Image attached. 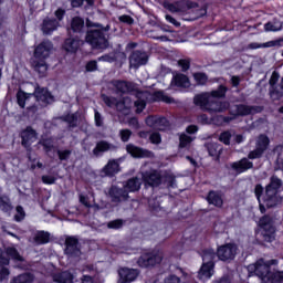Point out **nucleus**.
Masks as SVG:
<instances>
[{
    "label": "nucleus",
    "mask_w": 283,
    "mask_h": 283,
    "mask_svg": "<svg viewBox=\"0 0 283 283\" xmlns=\"http://www.w3.org/2000/svg\"><path fill=\"white\" fill-rule=\"evenodd\" d=\"M171 87H179L181 90H187V87H191V82L189 77L182 73H177L172 76Z\"/></svg>",
    "instance_id": "obj_25"
},
{
    "label": "nucleus",
    "mask_w": 283,
    "mask_h": 283,
    "mask_svg": "<svg viewBox=\"0 0 283 283\" xmlns=\"http://www.w3.org/2000/svg\"><path fill=\"white\" fill-rule=\"evenodd\" d=\"M10 260H13V262H23V256H21L17 248L13 245L4 248V251L0 249V264L8 266V264H10ZM6 266L0 265V282L10 277V270Z\"/></svg>",
    "instance_id": "obj_9"
},
{
    "label": "nucleus",
    "mask_w": 283,
    "mask_h": 283,
    "mask_svg": "<svg viewBox=\"0 0 283 283\" xmlns=\"http://www.w3.org/2000/svg\"><path fill=\"white\" fill-rule=\"evenodd\" d=\"M277 81H280V73L273 72L270 77V96L272 101H280L282 98L283 93L281 90L277 88Z\"/></svg>",
    "instance_id": "obj_22"
},
{
    "label": "nucleus",
    "mask_w": 283,
    "mask_h": 283,
    "mask_svg": "<svg viewBox=\"0 0 283 283\" xmlns=\"http://www.w3.org/2000/svg\"><path fill=\"white\" fill-rule=\"evenodd\" d=\"M104 103L108 107H115L117 112H123L127 114V111L132 108V98L129 96L123 97L122 101L116 99V97L104 96Z\"/></svg>",
    "instance_id": "obj_13"
},
{
    "label": "nucleus",
    "mask_w": 283,
    "mask_h": 283,
    "mask_svg": "<svg viewBox=\"0 0 283 283\" xmlns=\"http://www.w3.org/2000/svg\"><path fill=\"white\" fill-rule=\"evenodd\" d=\"M165 283H180V277L170 275L165 280Z\"/></svg>",
    "instance_id": "obj_64"
},
{
    "label": "nucleus",
    "mask_w": 283,
    "mask_h": 283,
    "mask_svg": "<svg viewBox=\"0 0 283 283\" xmlns=\"http://www.w3.org/2000/svg\"><path fill=\"white\" fill-rule=\"evenodd\" d=\"M53 282L56 283H72L74 281V274L70 271H64L52 275Z\"/></svg>",
    "instance_id": "obj_32"
},
{
    "label": "nucleus",
    "mask_w": 283,
    "mask_h": 283,
    "mask_svg": "<svg viewBox=\"0 0 283 283\" xmlns=\"http://www.w3.org/2000/svg\"><path fill=\"white\" fill-rule=\"evenodd\" d=\"M148 205L155 216H165V209L160 208V203H156L155 199H149Z\"/></svg>",
    "instance_id": "obj_39"
},
{
    "label": "nucleus",
    "mask_w": 283,
    "mask_h": 283,
    "mask_svg": "<svg viewBox=\"0 0 283 283\" xmlns=\"http://www.w3.org/2000/svg\"><path fill=\"white\" fill-rule=\"evenodd\" d=\"M41 144L43 145L45 151H50L54 147V139H42Z\"/></svg>",
    "instance_id": "obj_52"
},
{
    "label": "nucleus",
    "mask_w": 283,
    "mask_h": 283,
    "mask_svg": "<svg viewBox=\"0 0 283 283\" xmlns=\"http://www.w3.org/2000/svg\"><path fill=\"white\" fill-rule=\"evenodd\" d=\"M164 8L168 10V12H172L174 14H185L187 10H191V8H196V3L189 1H177V2H164Z\"/></svg>",
    "instance_id": "obj_14"
},
{
    "label": "nucleus",
    "mask_w": 283,
    "mask_h": 283,
    "mask_svg": "<svg viewBox=\"0 0 283 283\" xmlns=\"http://www.w3.org/2000/svg\"><path fill=\"white\" fill-rule=\"evenodd\" d=\"M142 179L149 187H158V185H166V187H176V177L171 172H158L150 170L142 172Z\"/></svg>",
    "instance_id": "obj_8"
},
{
    "label": "nucleus",
    "mask_w": 283,
    "mask_h": 283,
    "mask_svg": "<svg viewBox=\"0 0 283 283\" xmlns=\"http://www.w3.org/2000/svg\"><path fill=\"white\" fill-rule=\"evenodd\" d=\"M42 182L44 185H54V182H56V177L52 175H44L42 176Z\"/></svg>",
    "instance_id": "obj_53"
},
{
    "label": "nucleus",
    "mask_w": 283,
    "mask_h": 283,
    "mask_svg": "<svg viewBox=\"0 0 283 283\" xmlns=\"http://www.w3.org/2000/svg\"><path fill=\"white\" fill-rule=\"evenodd\" d=\"M182 276H181V280H185V283H191L193 282V276L182 270H180Z\"/></svg>",
    "instance_id": "obj_62"
},
{
    "label": "nucleus",
    "mask_w": 283,
    "mask_h": 283,
    "mask_svg": "<svg viewBox=\"0 0 283 283\" xmlns=\"http://www.w3.org/2000/svg\"><path fill=\"white\" fill-rule=\"evenodd\" d=\"M0 211L4 213H10L12 211V203H10V198L7 196L0 197Z\"/></svg>",
    "instance_id": "obj_38"
},
{
    "label": "nucleus",
    "mask_w": 283,
    "mask_h": 283,
    "mask_svg": "<svg viewBox=\"0 0 283 283\" xmlns=\"http://www.w3.org/2000/svg\"><path fill=\"white\" fill-rule=\"evenodd\" d=\"M52 43L48 40L35 46L32 65L40 76H45V72H48V63L45 62V59L52 54Z\"/></svg>",
    "instance_id": "obj_6"
},
{
    "label": "nucleus",
    "mask_w": 283,
    "mask_h": 283,
    "mask_svg": "<svg viewBox=\"0 0 283 283\" xmlns=\"http://www.w3.org/2000/svg\"><path fill=\"white\" fill-rule=\"evenodd\" d=\"M231 168L233 169V171H235L237 174H244V171H248V169H252L253 168V163H251L249 159L243 158L239 161H235L231 165Z\"/></svg>",
    "instance_id": "obj_29"
},
{
    "label": "nucleus",
    "mask_w": 283,
    "mask_h": 283,
    "mask_svg": "<svg viewBox=\"0 0 283 283\" xmlns=\"http://www.w3.org/2000/svg\"><path fill=\"white\" fill-rule=\"evenodd\" d=\"M108 87L116 94H132V92H136V84L120 80L112 81Z\"/></svg>",
    "instance_id": "obj_15"
},
{
    "label": "nucleus",
    "mask_w": 283,
    "mask_h": 283,
    "mask_svg": "<svg viewBox=\"0 0 283 283\" xmlns=\"http://www.w3.org/2000/svg\"><path fill=\"white\" fill-rule=\"evenodd\" d=\"M158 123H165V117L148 116L146 118V125L153 129H156Z\"/></svg>",
    "instance_id": "obj_42"
},
{
    "label": "nucleus",
    "mask_w": 283,
    "mask_h": 283,
    "mask_svg": "<svg viewBox=\"0 0 283 283\" xmlns=\"http://www.w3.org/2000/svg\"><path fill=\"white\" fill-rule=\"evenodd\" d=\"M98 70V65L96 61H90L86 64V72H96Z\"/></svg>",
    "instance_id": "obj_57"
},
{
    "label": "nucleus",
    "mask_w": 283,
    "mask_h": 283,
    "mask_svg": "<svg viewBox=\"0 0 283 283\" xmlns=\"http://www.w3.org/2000/svg\"><path fill=\"white\" fill-rule=\"evenodd\" d=\"M280 187H282V179L277 178L276 176L271 177V181L265 188V193L262 185L255 186L254 193L256 196L261 213L266 211L265 207L271 209V207H276V205L282 202V198L277 196V189H280Z\"/></svg>",
    "instance_id": "obj_2"
},
{
    "label": "nucleus",
    "mask_w": 283,
    "mask_h": 283,
    "mask_svg": "<svg viewBox=\"0 0 283 283\" xmlns=\"http://www.w3.org/2000/svg\"><path fill=\"white\" fill-rule=\"evenodd\" d=\"M169 127V122L167 118H165V122H158L157 125L155 126V129H158L159 132H165Z\"/></svg>",
    "instance_id": "obj_56"
},
{
    "label": "nucleus",
    "mask_w": 283,
    "mask_h": 283,
    "mask_svg": "<svg viewBox=\"0 0 283 283\" xmlns=\"http://www.w3.org/2000/svg\"><path fill=\"white\" fill-rule=\"evenodd\" d=\"M81 45H83V41H81L78 38H69L64 42V50L66 52H71V54H74L78 48H81Z\"/></svg>",
    "instance_id": "obj_30"
},
{
    "label": "nucleus",
    "mask_w": 283,
    "mask_h": 283,
    "mask_svg": "<svg viewBox=\"0 0 283 283\" xmlns=\"http://www.w3.org/2000/svg\"><path fill=\"white\" fill-rule=\"evenodd\" d=\"M114 149V145L106 142V140H101L96 144L95 148L93 149L94 156H103L105 151H112Z\"/></svg>",
    "instance_id": "obj_31"
},
{
    "label": "nucleus",
    "mask_w": 283,
    "mask_h": 283,
    "mask_svg": "<svg viewBox=\"0 0 283 283\" xmlns=\"http://www.w3.org/2000/svg\"><path fill=\"white\" fill-rule=\"evenodd\" d=\"M193 241V237H185V241L182 243H179L175 247V255H182V251L189 249V245L191 244V242Z\"/></svg>",
    "instance_id": "obj_33"
},
{
    "label": "nucleus",
    "mask_w": 283,
    "mask_h": 283,
    "mask_svg": "<svg viewBox=\"0 0 283 283\" xmlns=\"http://www.w3.org/2000/svg\"><path fill=\"white\" fill-rule=\"evenodd\" d=\"M17 101L19 107H25L29 109V112H34L36 109V106H32V103L36 101L40 103V105L45 106L50 105V103H54V96L48 91V88H35L34 94L25 93L22 90L18 91L17 93Z\"/></svg>",
    "instance_id": "obj_4"
},
{
    "label": "nucleus",
    "mask_w": 283,
    "mask_h": 283,
    "mask_svg": "<svg viewBox=\"0 0 283 283\" xmlns=\"http://www.w3.org/2000/svg\"><path fill=\"white\" fill-rule=\"evenodd\" d=\"M80 202L84 205V207H92V202H94V195H80Z\"/></svg>",
    "instance_id": "obj_48"
},
{
    "label": "nucleus",
    "mask_w": 283,
    "mask_h": 283,
    "mask_svg": "<svg viewBox=\"0 0 283 283\" xmlns=\"http://www.w3.org/2000/svg\"><path fill=\"white\" fill-rule=\"evenodd\" d=\"M34 282V275L32 273L20 274L12 279V283H32Z\"/></svg>",
    "instance_id": "obj_36"
},
{
    "label": "nucleus",
    "mask_w": 283,
    "mask_h": 283,
    "mask_svg": "<svg viewBox=\"0 0 283 283\" xmlns=\"http://www.w3.org/2000/svg\"><path fill=\"white\" fill-rule=\"evenodd\" d=\"M282 30V23L280 22H268L264 24L265 32H280Z\"/></svg>",
    "instance_id": "obj_43"
},
{
    "label": "nucleus",
    "mask_w": 283,
    "mask_h": 283,
    "mask_svg": "<svg viewBox=\"0 0 283 283\" xmlns=\"http://www.w3.org/2000/svg\"><path fill=\"white\" fill-rule=\"evenodd\" d=\"M126 151L133 156V158H151L154 156V153L143 149L140 147H137L133 144H128L126 146Z\"/></svg>",
    "instance_id": "obj_24"
},
{
    "label": "nucleus",
    "mask_w": 283,
    "mask_h": 283,
    "mask_svg": "<svg viewBox=\"0 0 283 283\" xmlns=\"http://www.w3.org/2000/svg\"><path fill=\"white\" fill-rule=\"evenodd\" d=\"M193 78L198 85H205L207 83V74L205 73H195Z\"/></svg>",
    "instance_id": "obj_49"
},
{
    "label": "nucleus",
    "mask_w": 283,
    "mask_h": 283,
    "mask_svg": "<svg viewBox=\"0 0 283 283\" xmlns=\"http://www.w3.org/2000/svg\"><path fill=\"white\" fill-rule=\"evenodd\" d=\"M201 258L203 263L198 272V277L201 282H207V280H211L213 273H216L213 270L216 268V264L213 263V260H216V252L212 249L203 250Z\"/></svg>",
    "instance_id": "obj_11"
},
{
    "label": "nucleus",
    "mask_w": 283,
    "mask_h": 283,
    "mask_svg": "<svg viewBox=\"0 0 283 283\" xmlns=\"http://www.w3.org/2000/svg\"><path fill=\"white\" fill-rule=\"evenodd\" d=\"M119 281L118 283H132L140 275V272L136 269L122 268L118 271Z\"/></svg>",
    "instance_id": "obj_20"
},
{
    "label": "nucleus",
    "mask_w": 283,
    "mask_h": 283,
    "mask_svg": "<svg viewBox=\"0 0 283 283\" xmlns=\"http://www.w3.org/2000/svg\"><path fill=\"white\" fill-rule=\"evenodd\" d=\"M272 264H277V260L265 261L264 259H260L255 263L248 265L249 283H253V280L259 283L283 282V271L272 273Z\"/></svg>",
    "instance_id": "obj_1"
},
{
    "label": "nucleus",
    "mask_w": 283,
    "mask_h": 283,
    "mask_svg": "<svg viewBox=\"0 0 283 283\" xmlns=\"http://www.w3.org/2000/svg\"><path fill=\"white\" fill-rule=\"evenodd\" d=\"M63 120L65 123H69V126L70 127H76L77 123H78V114H69V115H65L63 117Z\"/></svg>",
    "instance_id": "obj_44"
},
{
    "label": "nucleus",
    "mask_w": 283,
    "mask_h": 283,
    "mask_svg": "<svg viewBox=\"0 0 283 283\" xmlns=\"http://www.w3.org/2000/svg\"><path fill=\"white\" fill-rule=\"evenodd\" d=\"M95 125L97 127L103 126V117L101 116V113H98V111H95Z\"/></svg>",
    "instance_id": "obj_63"
},
{
    "label": "nucleus",
    "mask_w": 283,
    "mask_h": 283,
    "mask_svg": "<svg viewBox=\"0 0 283 283\" xmlns=\"http://www.w3.org/2000/svg\"><path fill=\"white\" fill-rule=\"evenodd\" d=\"M70 154H72V151H70V150H59L57 151L60 160H67V158H70Z\"/></svg>",
    "instance_id": "obj_61"
},
{
    "label": "nucleus",
    "mask_w": 283,
    "mask_h": 283,
    "mask_svg": "<svg viewBox=\"0 0 283 283\" xmlns=\"http://www.w3.org/2000/svg\"><path fill=\"white\" fill-rule=\"evenodd\" d=\"M231 138H233V135L229 130L221 133L219 136L220 143H223V145H231Z\"/></svg>",
    "instance_id": "obj_46"
},
{
    "label": "nucleus",
    "mask_w": 283,
    "mask_h": 283,
    "mask_svg": "<svg viewBox=\"0 0 283 283\" xmlns=\"http://www.w3.org/2000/svg\"><path fill=\"white\" fill-rule=\"evenodd\" d=\"M206 147L209 156H220V151H222V147L218 143H208Z\"/></svg>",
    "instance_id": "obj_37"
},
{
    "label": "nucleus",
    "mask_w": 283,
    "mask_h": 283,
    "mask_svg": "<svg viewBox=\"0 0 283 283\" xmlns=\"http://www.w3.org/2000/svg\"><path fill=\"white\" fill-rule=\"evenodd\" d=\"M259 112H262L260 106L235 105L231 107L233 116H249V114H259Z\"/></svg>",
    "instance_id": "obj_21"
},
{
    "label": "nucleus",
    "mask_w": 283,
    "mask_h": 283,
    "mask_svg": "<svg viewBox=\"0 0 283 283\" xmlns=\"http://www.w3.org/2000/svg\"><path fill=\"white\" fill-rule=\"evenodd\" d=\"M17 214L14 216V219L17 222H21V220H23V218H25V211L23 210V207L18 206L17 207Z\"/></svg>",
    "instance_id": "obj_51"
},
{
    "label": "nucleus",
    "mask_w": 283,
    "mask_h": 283,
    "mask_svg": "<svg viewBox=\"0 0 283 283\" xmlns=\"http://www.w3.org/2000/svg\"><path fill=\"white\" fill-rule=\"evenodd\" d=\"M277 169H283V146H276L274 149Z\"/></svg>",
    "instance_id": "obj_41"
},
{
    "label": "nucleus",
    "mask_w": 283,
    "mask_h": 283,
    "mask_svg": "<svg viewBox=\"0 0 283 283\" xmlns=\"http://www.w3.org/2000/svg\"><path fill=\"white\" fill-rule=\"evenodd\" d=\"M163 262V252H157L156 254H144L142 255L137 264L143 269H147V266H154L156 264H160Z\"/></svg>",
    "instance_id": "obj_17"
},
{
    "label": "nucleus",
    "mask_w": 283,
    "mask_h": 283,
    "mask_svg": "<svg viewBox=\"0 0 283 283\" xmlns=\"http://www.w3.org/2000/svg\"><path fill=\"white\" fill-rule=\"evenodd\" d=\"M59 28H61V23H59L56 19L46 18L42 23L43 34H52V32L59 30Z\"/></svg>",
    "instance_id": "obj_27"
},
{
    "label": "nucleus",
    "mask_w": 283,
    "mask_h": 283,
    "mask_svg": "<svg viewBox=\"0 0 283 283\" xmlns=\"http://www.w3.org/2000/svg\"><path fill=\"white\" fill-rule=\"evenodd\" d=\"M108 229H120L123 227V220L116 219L107 223Z\"/></svg>",
    "instance_id": "obj_55"
},
{
    "label": "nucleus",
    "mask_w": 283,
    "mask_h": 283,
    "mask_svg": "<svg viewBox=\"0 0 283 283\" xmlns=\"http://www.w3.org/2000/svg\"><path fill=\"white\" fill-rule=\"evenodd\" d=\"M118 171H120V164L116 159H111L102 169V176H115Z\"/></svg>",
    "instance_id": "obj_26"
},
{
    "label": "nucleus",
    "mask_w": 283,
    "mask_h": 283,
    "mask_svg": "<svg viewBox=\"0 0 283 283\" xmlns=\"http://www.w3.org/2000/svg\"><path fill=\"white\" fill-rule=\"evenodd\" d=\"M227 95V86H219L218 90L210 93H201L193 97V103L197 107L203 109V112H210V114L218 112H227L229 107L228 102H217V98H224Z\"/></svg>",
    "instance_id": "obj_3"
},
{
    "label": "nucleus",
    "mask_w": 283,
    "mask_h": 283,
    "mask_svg": "<svg viewBox=\"0 0 283 283\" xmlns=\"http://www.w3.org/2000/svg\"><path fill=\"white\" fill-rule=\"evenodd\" d=\"M149 140H150V143H153V145H160L163 138L160 137V134L153 133L149 136Z\"/></svg>",
    "instance_id": "obj_54"
},
{
    "label": "nucleus",
    "mask_w": 283,
    "mask_h": 283,
    "mask_svg": "<svg viewBox=\"0 0 283 283\" xmlns=\"http://www.w3.org/2000/svg\"><path fill=\"white\" fill-rule=\"evenodd\" d=\"M55 17H56V21H59V23H61V21H63V18L65 17V9H61L59 8L56 11H55Z\"/></svg>",
    "instance_id": "obj_60"
},
{
    "label": "nucleus",
    "mask_w": 283,
    "mask_h": 283,
    "mask_svg": "<svg viewBox=\"0 0 283 283\" xmlns=\"http://www.w3.org/2000/svg\"><path fill=\"white\" fill-rule=\"evenodd\" d=\"M84 25H85V21L80 17L73 18V20L71 22V28H72L73 32H81V30H83Z\"/></svg>",
    "instance_id": "obj_40"
},
{
    "label": "nucleus",
    "mask_w": 283,
    "mask_h": 283,
    "mask_svg": "<svg viewBox=\"0 0 283 283\" xmlns=\"http://www.w3.org/2000/svg\"><path fill=\"white\" fill-rule=\"evenodd\" d=\"M237 253H238V245L233 243L221 245L217 250V255L219 260H221L222 262H229L233 260Z\"/></svg>",
    "instance_id": "obj_16"
},
{
    "label": "nucleus",
    "mask_w": 283,
    "mask_h": 283,
    "mask_svg": "<svg viewBox=\"0 0 283 283\" xmlns=\"http://www.w3.org/2000/svg\"><path fill=\"white\" fill-rule=\"evenodd\" d=\"M179 140H180V143H179L180 148L188 147V145H191L193 137L186 135V134H181L179 137Z\"/></svg>",
    "instance_id": "obj_45"
},
{
    "label": "nucleus",
    "mask_w": 283,
    "mask_h": 283,
    "mask_svg": "<svg viewBox=\"0 0 283 283\" xmlns=\"http://www.w3.org/2000/svg\"><path fill=\"white\" fill-rule=\"evenodd\" d=\"M283 40H276V41H269L265 43H262L263 48H275V45H282Z\"/></svg>",
    "instance_id": "obj_58"
},
{
    "label": "nucleus",
    "mask_w": 283,
    "mask_h": 283,
    "mask_svg": "<svg viewBox=\"0 0 283 283\" xmlns=\"http://www.w3.org/2000/svg\"><path fill=\"white\" fill-rule=\"evenodd\" d=\"M140 185H143V179L132 178L126 182L124 189L116 186L111 187L108 195L113 202H123V200H127L129 198L128 191H138V189H140Z\"/></svg>",
    "instance_id": "obj_10"
},
{
    "label": "nucleus",
    "mask_w": 283,
    "mask_h": 283,
    "mask_svg": "<svg viewBox=\"0 0 283 283\" xmlns=\"http://www.w3.org/2000/svg\"><path fill=\"white\" fill-rule=\"evenodd\" d=\"M178 65L181 67L182 72H187V70L190 67V62L189 60H179Z\"/></svg>",
    "instance_id": "obj_59"
},
{
    "label": "nucleus",
    "mask_w": 283,
    "mask_h": 283,
    "mask_svg": "<svg viewBox=\"0 0 283 283\" xmlns=\"http://www.w3.org/2000/svg\"><path fill=\"white\" fill-rule=\"evenodd\" d=\"M65 245V254L69 255V258H78V255H81V249H78V238L66 237Z\"/></svg>",
    "instance_id": "obj_19"
},
{
    "label": "nucleus",
    "mask_w": 283,
    "mask_h": 283,
    "mask_svg": "<svg viewBox=\"0 0 283 283\" xmlns=\"http://www.w3.org/2000/svg\"><path fill=\"white\" fill-rule=\"evenodd\" d=\"M207 201L209 202V205H213L214 207L222 206V197L220 196V193H218L216 191L209 192V195L207 197Z\"/></svg>",
    "instance_id": "obj_34"
},
{
    "label": "nucleus",
    "mask_w": 283,
    "mask_h": 283,
    "mask_svg": "<svg viewBox=\"0 0 283 283\" xmlns=\"http://www.w3.org/2000/svg\"><path fill=\"white\" fill-rule=\"evenodd\" d=\"M137 101H135L136 113L140 114L145 107H147V103L153 101L154 103H174V98L169 97L163 91L155 92L154 94L144 91L136 93Z\"/></svg>",
    "instance_id": "obj_7"
},
{
    "label": "nucleus",
    "mask_w": 283,
    "mask_h": 283,
    "mask_svg": "<svg viewBox=\"0 0 283 283\" xmlns=\"http://www.w3.org/2000/svg\"><path fill=\"white\" fill-rule=\"evenodd\" d=\"M35 244H48L50 242V233L45 231H38L34 235Z\"/></svg>",
    "instance_id": "obj_35"
},
{
    "label": "nucleus",
    "mask_w": 283,
    "mask_h": 283,
    "mask_svg": "<svg viewBox=\"0 0 283 283\" xmlns=\"http://www.w3.org/2000/svg\"><path fill=\"white\" fill-rule=\"evenodd\" d=\"M23 147H30L31 143L36 142V132L32 127H27L25 130L21 133Z\"/></svg>",
    "instance_id": "obj_28"
},
{
    "label": "nucleus",
    "mask_w": 283,
    "mask_h": 283,
    "mask_svg": "<svg viewBox=\"0 0 283 283\" xmlns=\"http://www.w3.org/2000/svg\"><path fill=\"white\" fill-rule=\"evenodd\" d=\"M120 140L123 143H127L129 138H132V130L129 129H122L119 130Z\"/></svg>",
    "instance_id": "obj_50"
},
{
    "label": "nucleus",
    "mask_w": 283,
    "mask_h": 283,
    "mask_svg": "<svg viewBox=\"0 0 283 283\" xmlns=\"http://www.w3.org/2000/svg\"><path fill=\"white\" fill-rule=\"evenodd\" d=\"M147 61H149V57L147 56V53L135 51L129 57L130 67H140V65H147Z\"/></svg>",
    "instance_id": "obj_23"
},
{
    "label": "nucleus",
    "mask_w": 283,
    "mask_h": 283,
    "mask_svg": "<svg viewBox=\"0 0 283 283\" xmlns=\"http://www.w3.org/2000/svg\"><path fill=\"white\" fill-rule=\"evenodd\" d=\"M259 227L265 242H273L275 240V227H273V219L265 216L260 219Z\"/></svg>",
    "instance_id": "obj_12"
},
{
    "label": "nucleus",
    "mask_w": 283,
    "mask_h": 283,
    "mask_svg": "<svg viewBox=\"0 0 283 283\" xmlns=\"http://www.w3.org/2000/svg\"><path fill=\"white\" fill-rule=\"evenodd\" d=\"M84 3H86V7L90 8L94 6V0H72L71 1L72 8H81V6H83Z\"/></svg>",
    "instance_id": "obj_47"
},
{
    "label": "nucleus",
    "mask_w": 283,
    "mask_h": 283,
    "mask_svg": "<svg viewBox=\"0 0 283 283\" xmlns=\"http://www.w3.org/2000/svg\"><path fill=\"white\" fill-rule=\"evenodd\" d=\"M269 147V137L266 135H261L256 139V148L249 154L250 160H255V158H260L266 148Z\"/></svg>",
    "instance_id": "obj_18"
},
{
    "label": "nucleus",
    "mask_w": 283,
    "mask_h": 283,
    "mask_svg": "<svg viewBox=\"0 0 283 283\" xmlns=\"http://www.w3.org/2000/svg\"><path fill=\"white\" fill-rule=\"evenodd\" d=\"M88 28H96L94 30L87 31L86 43H90L92 48H97L98 50H105L109 42L107 41V32H109V25L103 27L101 24L92 23L90 20L86 21Z\"/></svg>",
    "instance_id": "obj_5"
}]
</instances>
